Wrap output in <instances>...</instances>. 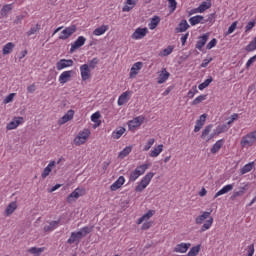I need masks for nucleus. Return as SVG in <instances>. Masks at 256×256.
<instances>
[{"label": "nucleus", "mask_w": 256, "mask_h": 256, "mask_svg": "<svg viewBox=\"0 0 256 256\" xmlns=\"http://www.w3.org/2000/svg\"><path fill=\"white\" fill-rule=\"evenodd\" d=\"M195 223L196 225H202L200 229L201 233L205 231H209V229H211V226L213 225V217H211V211L210 212L205 211L201 215L196 217Z\"/></svg>", "instance_id": "f257e3e1"}, {"label": "nucleus", "mask_w": 256, "mask_h": 256, "mask_svg": "<svg viewBox=\"0 0 256 256\" xmlns=\"http://www.w3.org/2000/svg\"><path fill=\"white\" fill-rule=\"evenodd\" d=\"M92 231L93 227L85 226L81 228L78 232H72L70 238L67 240L68 245H73V243H75V245H78L79 243H81V239H83V237H87V235H89V233H91Z\"/></svg>", "instance_id": "f03ea898"}, {"label": "nucleus", "mask_w": 256, "mask_h": 256, "mask_svg": "<svg viewBox=\"0 0 256 256\" xmlns=\"http://www.w3.org/2000/svg\"><path fill=\"white\" fill-rule=\"evenodd\" d=\"M150 167V164H142L137 166L134 171H132L129 175V182L135 183V180L141 177V175H145V171H147Z\"/></svg>", "instance_id": "7ed1b4c3"}, {"label": "nucleus", "mask_w": 256, "mask_h": 256, "mask_svg": "<svg viewBox=\"0 0 256 256\" xmlns=\"http://www.w3.org/2000/svg\"><path fill=\"white\" fill-rule=\"evenodd\" d=\"M153 177H155V173H147L136 186V193H141L142 191H145V189H147V186L151 183V179H153Z\"/></svg>", "instance_id": "20e7f679"}, {"label": "nucleus", "mask_w": 256, "mask_h": 256, "mask_svg": "<svg viewBox=\"0 0 256 256\" xmlns=\"http://www.w3.org/2000/svg\"><path fill=\"white\" fill-rule=\"evenodd\" d=\"M256 142V131L248 133L246 136L241 139L242 147H252V145Z\"/></svg>", "instance_id": "39448f33"}, {"label": "nucleus", "mask_w": 256, "mask_h": 256, "mask_svg": "<svg viewBox=\"0 0 256 256\" xmlns=\"http://www.w3.org/2000/svg\"><path fill=\"white\" fill-rule=\"evenodd\" d=\"M89 135H91V131H89V129H84L79 132L77 137L74 139L75 145H83L87 139H89Z\"/></svg>", "instance_id": "423d86ee"}, {"label": "nucleus", "mask_w": 256, "mask_h": 256, "mask_svg": "<svg viewBox=\"0 0 256 256\" xmlns=\"http://www.w3.org/2000/svg\"><path fill=\"white\" fill-rule=\"evenodd\" d=\"M143 121H145V117L143 116H138L134 118L133 120H130L128 122V129L129 131H135L137 127H141L143 125Z\"/></svg>", "instance_id": "0eeeda50"}, {"label": "nucleus", "mask_w": 256, "mask_h": 256, "mask_svg": "<svg viewBox=\"0 0 256 256\" xmlns=\"http://www.w3.org/2000/svg\"><path fill=\"white\" fill-rule=\"evenodd\" d=\"M75 31H77V26L75 25H71L69 27H66L60 34L59 39H61L62 41H65L66 39H69V37H71V35H73V33H75Z\"/></svg>", "instance_id": "6e6552de"}, {"label": "nucleus", "mask_w": 256, "mask_h": 256, "mask_svg": "<svg viewBox=\"0 0 256 256\" xmlns=\"http://www.w3.org/2000/svg\"><path fill=\"white\" fill-rule=\"evenodd\" d=\"M87 41V38L84 36H79L74 43L71 44L70 53H75L77 49L83 47L85 45V42Z\"/></svg>", "instance_id": "1a4fd4ad"}, {"label": "nucleus", "mask_w": 256, "mask_h": 256, "mask_svg": "<svg viewBox=\"0 0 256 256\" xmlns=\"http://www.w3.org/2000/svg\"><path fill=\"white\" fill-rule=\"evenodd\" d=\"M80 75L82 81L91 79V68H89V64H83L80 66Z\"/></svg>", "instance_id": "9d476101"}, {"label": "nucleus", "mask_w": 256, "mask_h": 256, "mask_svg": "<svg viewBox=\"0 0 256 256\" xmlns=\"http://www.w3.org/2000/svg\"><path fill=\"white\" fill-rule=\"evenodd\" d=\"M67 67H73V61L71 59H61L56 63L57 71H62V69H67Z\"/></svg>", "instance_id": "9b49d317"}, {"label": "nucleus", "mask_w": 256, "mask_h": 256, "mask_svg": "<svg viewBox=\"0 0 256 256\" xmlns=\"http://www.w3.org/2000/svg\"><path fill=\"white\" fill-rule=\"evenodd\" d=\"M149 33L147 28H137L132 34L131 38L135 40L143 39Z\"/></svg>", "instance_id": "f8f14e48"}, {"label": "nucleus", "mask_w": 256, "mask_h": 256, "mask_svg": "<svg viewBox=\"0 0 256 256\" xmlns=\"http://www.w3.org/2000/svg\"><path fill=\"white\" fill-rule=\"evenodd\" d=\"M207 41H209V34H203L202 36H200L195 45L196 49H198V51H203V47H205Z\"/></svg>", "instance_id": "ddd939ff"}, {"label": "nucleus", "mask_w": 256, "mask_h": 256, "mask_svg": "<svg viewBox=\"0 0 256 256\" xmlns=\"http://www.w3.org/2000/svg\"><path fill=\"white\" fill-rule=\"evenodd\" d=\"M141 69H143V62L134 63L130 70V79L136 77L139 71H141Z\"/></svg>", "instance_id": "4468645a"}, {"label": "nucleus", "mask_w": 256, "mask_h": 256, "mask_svg": "<svg viewBox=\"0 0 256 256\" xmlns=\"http://www.w3.org/2000/svg\"><path fill=\"white\" fill-rule=\"evenodd\" d=\"M191 247V243H180L177 244L174 247V253H187V251H189V248Z\"/></svg>", "instance_id": "2eb2a0df"}, {"label": "nucleus", "mask_w": 256, "mask_h": 256, "mask_svg": "<svg viewBox=\"0 0 256 256\" xmlns=\"http://www.w3.org/2000/svg\"><path fill=\"white\" fill-rule=\"evenodd\" d=\"M75 115V111L68 110L67 113L58 120L59 125H65V123L71 121Z\"/></svg>", "instance_id": "dca6fc26"}, {"label": "nucleus", "mask_w": 256, "mask_h": 256, "mask_svg": "<svg viewBox=\"0 0 256 256\" xmlns=\"http://www.w3.org/2000/svg\"><path fill=\"white\" fill-rule=\"evenodd\" d=\"M207 119V114H202L200 118L196 121V125L194 127V133H199L201 129H203V125H205V121Z\"/></svg>", "instance_id": "f3484780"}, {"label": "nucleus", "mask_w": 256, "mask_h": 256, "mask_svg": "<svg viewBox=\"0 0 256 256\" xmlns=\"http://www.w3.org/2000/svg\"><path fill=\"white\" fill-rule=\"evenodd\" d=\"M169 77H171V74L167 71V68H162L161 73L158 76L157 83L159 85H163V83H165Z\"/></svg>", "instance_id": "a211bd4d"}, {"label": "nucleus", "mask_w": 256, "mask_h": 256, "mask_svg": "<svg viewBox=\"0 0 256 256\" xmlns=\"http://www.w3.org/2000/svg\"><path fill=\"white\" fill-rule=\"evenodd\" d=\"M72 75V70L62 72L59 76V83H61V85H65V83H67L69 79H71Z\"/></svg>", "instance_id": "6ab92c4d"}, {"label": "nucleus", "mask_w": 256, "mask_h": 256, "mask_svg": "<svg viewBox=\"0 0 256 256\" xmlns=\"http://www.w3.org/2000/svg\"><path fill=\"white\" fill-rule=\"evenodd\" d=\"M189 23L190 25H192V27H195V25H199V23L205 25V17H203L202 15H196L189 19Z\"/></svg>", "instance_id": "aec40b11"}, {"label": "nucleus", "mask_w": 256, "mask_h": 256, "mask_svg": "<svg viewBox=\"0 0 256 256\" xmlns=\"http://www.w3.org/2000/svg\"><path fill=\"white\" fill-rule=\"evenodd\" d=\"M59 223H61V220L49 222V225H46L43 228L44 233H51V231H55V229L59 227Z\"/></svg>", "instance_id": "412c9836"}, {"label": "nucleus", "mask_w": 256, "mask_h": 256, "mask_svg": "<svg viewBox=\"0 0 256 256\" xmlns=\"http://www.w3.org/2000/svg\"><path fill=\"white\" fill-rule=\"evenodd\" d=\"M125 183V177L120 176L111 186L110 189L111 191H117V189H121Z\"/></svg>", "instance_id": "4be33fe9"}, {"label": "nucleus", "mask_w": 256, "mask_h": 256, "mask_svg": "<svg viewBox=\"0 0 256 256\" xmlns=\"http://www.w3.org/2000/svg\"><path fill=\"white\" fill-rule=\"evenodd\" d=\"M129 95H131V92L126 91L119 96L118 101H117L119 107H121V106L125 105V103L129 102Z\"/></svg>", "instance_id": "5701e85b"}, {"label": "nucleus", "mask_w": 256, "mask_h": 256, "mask_svg": "<svg viewBox=\"0 0 256 256\" xmlns=\"http://www.w3.org/2000/svg\"><path fill=\"white\" fill-rule=\"evenodd\" d=\"M137 1L138 0H126L125 5L122 8L123 13H129V11L137 5Z\"/></svg>", "instance_id": "b1692460"}, {"label": "nucleus", "mask_w": 256, "mask_h": 256, "mask_svg": "<svg viewBox=\"0 0 256 256\" xmlns=\"http://www.w3.org/2000/svg\"><path fill=\"white\" fill-rule=\"evenodd\" d=\"M22 119H23V117H18L15 120L11 121L10 123L7 124L6 129L8 131H13V129H17V127H19V125H21Z\"/></svg>", "instance_id": "393cba45"}, {"label": "nucleus", "mask_w": 256, "mask_h": 256, "mask_svg": "<svg viewBox=\"0 0 256 256\" xmlns=\"http://www.w3.org/2000/svg\"><path fill=\"white\" fill-rule=\"evenodd\" d=\"M229 191H233V184H228L224 186L222 189H220L215 195L214 199H217V197H221V195H225L229 193Z\"/></svg>", "instance_id": "a878e982"}, {"label": "nucleus", "mask_w": 256, "mask_h": 256, "mask_svg": "<svg viewBox=\"0 0 256 256\" xmlns=\"http://www.w3.org/2000/svg\"><path fill=\"white\" fill-rule=\"evenodd\" d=\"M189 29V23L187 20H181V22L178 24V27L175 29L176 33H185Z\"/></svg>", "instance_id": "bb28decb"}, {"label": "nucleus", "mask_w": 256, "mask_h": 256, "mask_svg": "<svg viewBox=\"0 0 256 256\" xmlns=\"http://www.w3.org/2000/svg\"><path fill=\"white\" fill-rule=\"evenodd\" d=\"M55 165V161H51L46 168H44L41 177L42 179H47V177H49V174L51 173V171H53V167Z\"/></svg>", "instance_id": "cd10ccee"}, {"label": "nucleus", "mask_w": 256, "mask_h": 256, "mask_svg": "<svg viewBox=\"0 0 256 256\" xmlns=\"http://www.w3.org/2000/svg\"><path fill=\"white\" fill-rule=\"evenodd\" d=\"M107 31H109V26L102 25L93 31V35H96V37H99L101 35H105V33H107Z\"/></svg>", "instance_id": "c85d7f7f"}, {"label": "nucleus", "mask_w": 256, "mask_h": 256, "mask_svg": "<svg viewBox=\"0 0 256 256\" xmlns=\"http://www.w3.org/2000/svg\"><path fill=\"white\" fill-rule=\"evenodd\" d=\"M13 49H15V44L13 42H8L6 45H4L2 54L9 55L10 53H13Z\"/></svg>", "instance_id": "c756f323"}, {"label": "nucleus", "mask_w": 256, "mask_h": 256, "mask_svg": "<svg viewBox=\"0 0 256 256\" xmlns=\"http://www.w3.org/2000/svg\"><path fill=\"white\" fill-rule=\"evenodd\" d=\"M223 143H225V141L223 139L218 140L211 148V153L213 155H215V153H219L221 147H223Z\"/></svg>", "instance_id": "7c9ffc66"}, {"label": "nucleus", "mask_w": 256, "mask_h": 256, "mask_svg": "<svg viewBox=\"0 0 256 256\" xmlns=\"http://www.w3.org/2000/svg\"><path fill=\"white\" fill-rule=\"evenodd\" d=\"M254 165H255V162H249L248 164L244 165L240 170V174L245 175L247 173H251Z\"/></svg>", "instance_id": "2f4dec72"}, {"label": "nucleus", "mask_w": 256, "mask_h": 256, "mask_svg": "<svg viewBox=\"0 0 256 256\" xmlns=\"http://www.w3.org/2000/svg\"><path fill=\"white\" fill-rule=\"evenodd\" d=\"M17 210V202H11L6 208V215L7 217L13 215Z\"/></svg>", "instance_id": "473e14b6"}, {"label": "nucleus", "mask_w": 256, "mask_h": 256, "mask_svg": "<svg viewBox=\"0 0 256 256\" xmlns=\"http://www.w3.org/2000/svg\"><path fill=\"white\" fill-rule=\"evenodd\" d=\"M198 9H200V13H205L207 9H211V0H206L202 2L199 6Z\"/></svg>", "instance_id": "72a5a7b5"}, {"label": "nucleus", "mask_w": 256, "mask_h": 256, "mask_svg": "<svg viewBox=\"0 0 256 256\" xmlns=\"http://www.w3.org/2000/svg\"><path fill=\"white\" fill-rule=\"evenodd\" d=\"M248 189V185L246 184L244 187H241L239 191H236L233 193V195L231 196V199H237V197H241L243 195H245V192Z\"/></svg>", "instance_id": "f704fd0d"}, {"label": "nucleus", "mask_w": 256, "mask_h": 256, "mask_svg": "<svg viewBox=\"0 0 256 256\" xmlns=\"http://www.w3.org/2000/svg\"><path fill=\"white\" fill-rule=\"evenodd\" d=\"M211 83H213V77L209 76L203 83L199 84L198 89L200 91H203V89H207V87L211 85Z\"/></svg>", "instance_id": "c9c22d12"}, {"label": "nucleus", "mask_w": 256, "mask_h": 256, "mask_svg": "<svg viewBox=\"0 0 256 256\" xmlns=\"http://www.w3.org/2000/svg\"><path fill=\"white\" fill-rule=\"evenodd\" d=\"M161 153H163V144H160V145H158L157 148H154L150 152V157H159V155H161Z\"/></svg>", "instance_id": "e433bc0d"}, {"label": "nucleus", "mask_w": 256, "mask_h": 256, "mask_svg": "<svg viewBox=\"0 0 256 256\" xmlns=\"http://www.w3.org/2000/svg\"><path fill=\"white\" fill-rule=\"evenodd\" d=\"M161 22V18H159V16H154L151 19V23L149 24V29L153 30L157 28V25H159V23Z\"/></svg>", "instance_id": "4c0bfd02"}, {"label": "nucleus", "mask_w": 256, "mask_h": 256, "mask_svg": "<svg viewBox=\"0 0 256 256\" xmlns=\"http://www.w3.org/2000/svg\"><path fill=\"white\" fill-rule=\"evenodd\" d=\"M9 11H13V4H6L1 9V15L2 17H7V14Z\"/></svg>", "instance_id": "58836bf2"}, {"label": "nucleus", "mask_w": 256, "mask_h": 256, "mask_svg": "<svg viewBox=\"0 0 256 256\" xmlns=\"http://www.w3.org/2000/svg\"><path fill=\"white\" fill-rule=\"evenodd\" d=\"M123 133H125V128L121 127L120 129L112 132V138L113 139H121V137L123 136Z\"/></svg>", "instance_id": "ea45409f"}, {"label": "nucleus", "mask_w": 256, "mask_h": 256, "mask_svg": "<svg viewBox=\"0 0 256 256\" xmlns=\"http://www.w3.org/2000/svg\"><path fill=\"white\" fill-rule=\"evenodd\" d=\"M200 251H201V245L194 246L187 253V256H197V255H199Z\"/></svg>", "instance_id": "a19ab883"}, {"label": "nucleus", "mask_w": 256, "mask_h": 256, "mask_svg": "<svg viewBox=\"0 0 256 256\" xmlns=\"http://www.w3.org/2000/svg\"><path fill=\"white\" fill-rule=\"evenodd\" d=\"M41 31V25L36 24L34 27H31L30 30L26 33L28 37H31V35H35V33H39Z\"/></svg>", "instance_id": "79ce46f5"}, {"label": "nucleus", "mask_w": 256, "mask_h": 256, "mask_svg": "<svg viewBox=\"0 0 256 256\" xmlns=\"http://www.w3.org/2000/svg\"><path fill=\"white\" fill-rule=\"evenodd\" d=\"M99 119H101V113L99 112H95L91 115V121L93 123L97 124V127H99V125H101V121H99Z\"/></svg>", "instance_id": "37998d69"}, {"label": "nucleus", "mask_w": 256, "mask_h": 256, "mask_svg": "<svg viewBox=\"0 0 256 256\" xmlns=\"http://www.w3.org/2000/svg\"><path fill=\"white\" fill-rule=\"evenodd\" d=\"M32 255H41V253H43V251H45V247H41V248H37V247H31L28 250Z\"/></svg>", "instance_id": "c03bdc74"}, {"label": "nucleus", "mask_w": 256, "mask_h": 256, "mask_svg": "<svg viewBox=\"0 0 256 256\" xmlns=\"http://www.w3.org/2000/svg\"><path fill=\"white\" fill-rule=\"evenodd\" d=\"M132 148L131 146H127L125 147L120 153H119V158L120 159H125V157H127V155H129V153H131Z\"/></svg>", "instance_id": "a18cd8bd"}, {"label": "nucleus", "mask_w": 256, "mask_h": 256, "mask_svg": "<svg viewBox=\"0 0 256 256\" xmlns=\"http://www.w3.org/2000/svg\"><path fill=\"white\" fill-rule=\"evenodd\" d=\"M173 49H175V46H168L160 53L161 57H169L173 53Z\"/></svg>", "instance_id": "49530a36"}, {"label": "nucleus", "mask_w": 256, "mask_h": 256, "mask_svg": "<svg viewBox=\"0 0 256 256\" xmlns=\"http://www.w3.org/2000/svg\"><path fill=\"white\" fill-rule=\"evenodd\" d=\"M211 129H213V124H209L205 127V129L202 131L201 139H206L207 135L211 133Z\"/></svg>", "instance_id": "de8ad7c7"}, {"label": "nucleus", "mask_w": 256, "mask_h": 256, "mask_svg": "<svg viewBox=\"0 0 256 256\" xmlns=\"http://www.w3.org/2000/svg\"><path fill=\"white\" fill-rule=\"evenodd\" d=\"M206 99L207 95H200L192 101V105H199V103H203Z\"/></svg>", "instance_id": "09e8293b"}, {"label": "nucleus", "mask_w": 256, "mask_h": 256, "mask_svg": "<svg viewBox=\"0 0 256 256\" xmlns=\"http://www.w3.org/2000/svg\"><path fill=\"white\" fill-rule=\"evenodd\" d=\"M99 65V58L95 57L88 62L89 69H95Z\"/></svg>", "instance_id": "8fccbe9b"}, {"label": "nucleus", "mask_w": 256, "mask_h": 256, "mask_svg": "<svg viewBox=\"0 0 256 256\" xmlns=\"http://www.w3.org/2000/svg\"><path fill=\"white\" fill-rule=\"evenodd\" d=\"M197 93H199V90H197V86H193L192 89L189 90L187 97L189 99H193L195 95H197Z\"/></svg>", "instance_id": "3c124183"}, {"label": "nucleus", "mask_w": 256, "mask_h": 256, "mask_svg": "<svg viewBox=\"0 0 256 256\" xmlns=\"http://www.w3.org/2000/svg\"><path fill=\"white\" fill-rule=\"evenodd\" d=\"M229 128L227 127V124H223L221 126H218L216 128V135H221V133H225Z\"/></svg>", "instance_id": "603ef678"}, {"label": "nucleus", "mask_w": 256, "mask_h": 256, "mask_svg": "<svg viewBox=\"0 0 256 256\" xmlns=\"http://www.w3.org/2000/svg\"><path fill=\"white\" fill-rule=\"evenodd\" d=\"M168 1V7L171 11V13H173V11H175V9H177V1L176 0H167Z\"/></svg>", "instance_id": "864d4df0"}, {"label": "nucleus", "mask_w": 256, "mask_h": 256, "mask_svg": "<svg viewBox=\"0 0 256 256\" xmlns=\"http://www.w3.org/2000/svg\"><path fill=\"white\" fill-rule=\"evenodd\" d=\"M154 144H155V139L154 138L149 139L146 145L144 146L143 151H149V149H151V147H153Z\"/></svg>", "instance_id": "5fc2aeb1"}, {"label": "nucleus", "mask_w": 256, "mask_h": 256, "mask_svg": "<svg viewBox=\"0 0 256 256\" xmlns=\"http://www.w3.org/2000/svg\"><path fill=\"white\" fill-rule=\"evenodd\" d=\"M13 99H15V93H10L8 96L5 97L3 100L4 105H7V103H12Z\"/></svg>", "instance_id": "6e6d98bb"}, {"label": "nucleus", "mask_w": 256, "mask_h": 256, "mask_svg": "<svg viewBox=\"0 0 256 256\" xmlns=\"http://www.w3.org/2000/svg\"><path fill=\"white\" fill-rule=\"evenodd\" d=\"M76 199H79V197H82L83 195V190L80 188H76L72 193H71Z\"/></svg>", "instance_id": "4d7b16f0"}, {"label": "nucleus", "mask_w": 256, "mask_h": 256, "mask_svg": "<svg viewBox=\"0 0 256 256\" xmlns=\"http://www.w3.org/2000/svg\"><path fill=\"white\" fill-rule=\"evenodd\" d=\"M255 25H256L255 20L248 22L245 27V33H249V31H251V29H253V27H255Z\"/></svg>", "instance_id": "13d9d810"}, {"label": "nucleus", "mask_w": 256, "mask_h": 256, "mask_svg": "<svg viewBox=\"0 0 256 256\" xmlns=\"http://www.w3.org/2000/svg\"><path fill=\"white\" fill-rule=\"evenodd\" d=\"M237 29V21L233 22L230 27L228 28V31L226 32V35H231L235 30Z\"/></svg>", "instance_id": "bf43d9fd"}, {"label": "nucleus", "mask_w": 256, "mask_h": 256, "mask_svg": "<svg viewBox=\"0 0 256 256\" xmlns=\"http://www.w3.org/2000/svg\"><path fill=\"white\" fill-rule=\"evenodd\" d=\"M217 46V39H212L207 45H206V49L211 50L213 49V47Z\"/></svg>", "instance_id": "052dcab7"}, {"label": "nucleus", "mask_w": 256, "mask_h": 256, "mask_svg": "<svg viewBox=\"0 0 256 256\" xmlns=\"http://www.w3.org/2000/svg\"><path fill=\"white\" fill-rule=\"evenodd\" d=\"M155 215V210H149L146 214H144L142 217H144L145 221H148V219H151Z\"/></svg>", "instance_id": "680f3d73"}, {"label": "nucleus", "mask_w": 256, "mask_h": 256, "mask_svg": "<svg viewBox=\"0 0 256 256\" xmlns=\"http://www.w3.org/2000/svg\"><path fill=\"white\" fill-rule=\"evenodd\" d=\"M254 254H255V244H251L248 246L247 256H253Z\"/></svg>", "instance_id": "e2e57ef3"}, {"label": "nucleus", "mask_w": 256, "mask_h": 256, "mask_svg": "<svg viewBox=\"0 0 256 256\" xmlns=\"http://www.w3.org/2000/svg\"><path fill=\"white\" fill-rule=\"evenodd\" d=\"M255 61H256V54L247 61L246 63L247 69H249V67H251L255 63Z\"/></svg>", "instance_id": "0e129e2a"}, {"label": "nucleus", "mask_w": 256, "mask_h": 256, "mask_svg": "<svg viewBox=\"0 0 256 256\" xmlns=\"http://www.w3.org/2000/svg\"><path fill=\"white\" fill-rule=\"evenodd\" d=\"M211 61H213V58H206L203 60V62L201 63L200 67L205 68L209 65V63H211Z\"/></svg>", "instance_id": "69168bd1"}, {"label": "nucleus", "mask_w": 256, "mask_h": 256, "mask_svg": "<svg viewBox=\"0 0 256 256\" xmlns=\"http://www.w3.org/2000/svg\"><path fill=\"white\" fill-rule=\"evenodd\" d=\"M205 23H213L215 21V13H212L208 16L207 19H204Z\"/></svg>", "instance_id": "338daca9"}, {"label": "nucleus", "mask_w": 256, "mask_h": 256, "mask_svg": "<svg viewBox=\"0 0 256 256\" xmlns=\"http://www.w3.org/2000/svg\"><path fill=\"white\" fill-rule=\"evenodd\" d=\"M248 93H256V82L248 87Z\"/></svg>", "instance_id": "774afa93"}]
</instances>
